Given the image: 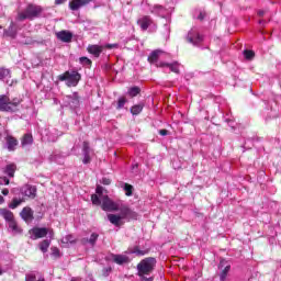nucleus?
<instances>
[{
  "label": "nucleus",
  "instance_id": "obj_1",
  "mask_svg": "<svg viewBox=\"0 0 281 281\" xmlns=\"http://www.w3.org/2000/svg\"><path fill=\"white\" fill-rule=\"evenodd\" d=\"M120 214H109L108 220L112 225H115V227H122L124 225L125 221H137V212L131 210V207L125 206V213L124 210H119Z\"/></svg>",
  "mask_w": 281,
  "mask_h": 281
},
{
  "label": "nucleus",
  "instance_id": "obj_2",
  "mask_svg": "<svg viewBox=\"0 0 281 281\" xmlns=\"http://www.w3.org/2000/svg\"><path fill=\"white\" fill-rule=\"evenodd\" d=\"M44 9L42 5L29 3L23 11H20L16 15V21H34V19L41 18Z\"/></svg>",
  "mask_w": 281,
  "mask_h": 281
},
{
  "label": "nucleus",
  "instance_id": "obj_3",
  "mask_svg": "<svg viewBox=\"0 0 281 281\" xmlns=\"http://www.w3.org/2000/svg\"><path fill=\"white\" fill-rule=\"evenodd\" d=\"M101 207L104 212H119V210L126 212V207H128V205L124 204L122 200L113 201L109 195H104L101 198Z\"/></svg>",
  "mask_w": 281,
  "mask_h": 281
},
{
  "label": "nucleus",
  "instance_id": "obj_4",
  "mask_svg": "<svg viewBox=\"0 0 281 281\" xmlns=\"http://www.w3.org/2000/svg\"><path fill=\"white\" fill-rule=\"evenodd\" d=\"M157 266V259L153 257H148L143 259L138 265H137V276L139 278H144V276H150L151 271H155V267Z\"/></svg>",
  "mask_w": 281,
  "mask_h": 281
},
{
  "label": "nucleus",
  "instance_id": "obj_5",
  "mask_svg": "<svg viewBox=\"0 0 281 281\" xmlns=\"http://www.w3.org/2000/svg\"><path fill=\"white\" fill-rule=\"evenodd\" d=\"M60 82H66L67 87H78V82L82 80V76L77 70H67L58 76Z\"/></svg>",
  "mask_w": 281,
  "mask_h": 281
},
{
  "label": "nucleus",
  "instance_id": "obj_6",
  "mask_svg": "<svg viewBox=\"0 0 281 281\" xmlns=\"http://www.w3.org/2000/svg\"><path fill=\"white\" fill-rule=\"evenodd\" d=\"M21 104V99L14 98L10 100V97L2 94L0 95V111H7L8 113H14Z\"/></svg>",
  "mask_w": 281,
  "mask_h": 281
},
{
  "label": "nucleus",
  "instance_id": "obj_7",
  "mask_svg": "<svg viewBox=\"0 0 281 281\" xmlns=\"http://www.w3.org/2000/svg\"><path fill=\"white\" fill-rule=\"evenodd\" d=\"M31 240H38L40 238H45L47 234L49 238H54V229L47 227H33L29 231Z\"/></svg>",
  "mask_w": 281,
  "mask_h": 281
},
{
  "label": "nucleus",
  "instance_id": "obj_8",
  "mask_svg": "<svg viewBox=\"0 0 281 281\" xmlns=\"http://www.w3.org/2000/svg\"><path fill=\"white\" fill-rule=\"evenodd\" d=\"M187 41L192 45H199V43L203 42V36L199 34V31H196L195 29H192L187 35Z\"/></svg>",
  "mask_w": 281,
  "mask_h": 281
},
{
  "label": "nucleus",
  "instance_id": "obj_9",
  "mask_svg": "<svg viewBox=\"0 0 281 281\" xmlns=\"http://www.w3.org/2000/svg\"><path fill=\"white\" fill-rule=\"evenodd\" d=\"M137 25H139L143 32H146L148 27L155 25V21H153V18H150L149 15H144L137 20Z\"/></svg>",
  "mask_w": 281,
  "mask_h": 281
},
{
  "label": "nucleus",
  "instance_id": "obj_10",
  "mask_svg": "<svg viewBox=\"0 0 281 281\" xmlns=\"http://www.w3.org/2000/svg\"><path fill=\"white\" fill-rule=\"evenodd\" d=\"M87 52L88 54H91L92 56H94V58H100V55L102 54V52H104V46L90 44L87 47Z\"/></svg>",
  "mask_w": 281,
  "mask_h": 281
},
{
  "label": "nucleus",
  "instance_id": "obj_11",
  "mask_svg": "<svg viewBox=\"0 0 281 281\" xmlns=\"http://www.w3.org/2000/svg\"><path fill=\"white\" fill-rule=\"evenodd\" d=\"M20 216L25 223H32L34 221V211L30 206H25L22 209Z\"/></svg>",
  "mask_w": 281,
  "mask_h": 281
},
{
  "label": "nucleus",
  "instance_id": "obj_12",
  "mask_svg": "<svg viewBox=\"0 0 281 281\" xmlns=\"http://www.w3.org/2000/svg\"><path fill=\"white\" fill-rule=\"evenodd\" d=\"M91 1L93 0H71L68 5L72 12H76L77 10H80V8H85V5H89Z\"/></svg>",
  "mask_w": 281,
  "mask_h": 281
},
{
  "label": "nucleus",
  "instance_id": "obj_13",
  "mask_svg": "<svg viewBox=\"0 0 281 281\" xmlns=\"http://www.w3.org/2000/svg\"><path fill=\"white\" fill-rule=\"evenodd\" d=\"M56 38H58V41H61V43H71V40L74 38V33H71V31H59L56 33Z\"/></svg>",
  "mask_w": 281,
  "mask_h": 281
},
{
  "label": "nucleus",
  "instance_id": "obj_14",
  "mask_svg": "<svg viewBox=\"0 0 281 281\" xmlns=\"http://www.w3.org/2000/svg\"><path fill=\"white\" fill-rule=\"evenodd\" d=\"M5 142L8 150L10 153H14V150H16V147L19 146V140L16 139V137L12 135H7Z\"/></svg>",
  "mask_w": 281,
  "mask_h": 281
},
{
  "label": "nucleus",
  "instance_id": "obj_15",
  "mask_svg": "<svg viewBox=\"0 0 281 281\" xmlns=\"http://www.w3.org/2000/svg\"><path fill=\"white\" fill-rule=\"evenodd\" d=\"M21 192L24 196H29V199H36V187L34 186L25 184L22 187Z\"/></svg>",
  "mask_w": 281,
  "mask_h": 281
},
{
  "label": "nucleus",
  "instance_id": "obj_16",
  "mask_svg": "<svg viewBox=\"0 0 281 281\" xmlns=\"http://www.w3.org/2000/svg\"><path fill=\"white\" fill-rule=\"evenodd\" d=\"M66 100L71 109H77V106L80 104V97L78 95V92L67 95Z\"/></svg>",
  "mask_w": 281,
  "mask_h": 281
},
{
  "label": "nucleus",
  "instance_id": "obj_17",
  "mask_svg": "<svg viewBox=\"0 0 281 281\" xmlns=\"http://www.w3.org/2000/svg\"><path fill=\"white\" fill-rule=\"evenodd\" d=\"M156 67H168L173 74H179V63L173 61L171 64L160 61L156 64Z\"/></svg>",
  "mask_w": 281,
  "mask_h": 281
},
{
  "label": "nucleus",
  "instance_id": "obj_18",
  "mask_svg": "<svg viewBox=\"0 0 281 281\" xmlns=\"http://www.w3.org/2000/svg\"><path fill=\"white\" fill-rule=\"evenodd\" d=\"M112 260L116 265H126L130 262L128 256L126 255H112Z\"/></svg>",
  "mask_w": 281,
  "mask_h": 281
},
{
  "label": "nucleus",
  "instance_id": "obj_19",
  "mask_svg": "<svg viewBox=\"0 0 281 281\" xmlns=\"http://www.w3.org/2000/svg\"><path fill=\"white\" fill-rule=\"evenodd\" d=\"M0 216H2L7 223L14 220V213L8 209H0Z\"/></svg>",
  "mask_w": 281,
  "mask_h": 281
},
{
  "label": "nucleus",
  "instance_id": "obj_20",
  "mask_svg": "<svg viewBox=\"0 0 281 281\" xmlns=\"http://www.w3.org/2000/svg\"><path fill=\"white\" fill-rule=\"evenodd\" d=\"M161 54H164V52L159 49L151 52L150 55L148 56V63L150 64L158 63L159 58L161 57Z\"/></svg>",
  "mask_w": 281,
  "mask_h": 281
},
{
  "label": "nucleus",
  "instance_id": "obj_21",
  "mask_svg": "<svg viewBox=\"0 0 281 281\" xmlns=\"http://www.w3.org/2000/svg\"><path fill=\"white\" fill-rule=\"evenodd\" d=\"M4 175H7L10 179H14V172H16V165L9 164L5 166L3 170Z\"/></svg>",
  "mask_w": 281,
  "mask_h": 281
},
{
  "label": "nucleus",
  "instance_id": "obj_22",
  "mask_svg": "<svg viewBox=\"0 0 281 281\" xmlns=\"http://www.w3.org/2000/svg\"><path fill=\"white\" fill-rule=\"evenodd\" d=\"M151 14H157V16H165L166 15V7L156 4L151 9Z\"/></svg>",
  "mask_w": 281,
  "mask_h": 281
},
{
  "label": "nucleus",
  "instance_id": "obj_23",
  "mask_svg": "<svg viewBox=\"0 0 281 281\" xmlns=\"http://www.w3.org/2000/svg\"><path fill=\"white\" fill-rule=\"evenodd\" d=\"M31 144H34V136L32 134L27 133L24 134L21 139V145L24 146H31Z\"/></svg>",
  "mask_w": 281,
  "mask_h": 281
},
{
  "label": "nucleus",
  "instance_id": "obj_24",
  "mask_svg": "<svg viewBox=\"0 0 281 281\" xmlns=\"http://www.w3.org/2000/svg\"><path fill=\"white\" fill-rule=\"evenodd\" d=\"M99 236H100V235H98V233H92L89 239L83 238V239L81 240V243H82L83 245H87V243H89V245H91V246L93 247V246L95 245V243H97Z\"/></svg>",
  "mask_w": 281,
  "mask_h": 281
},
{
  "label": "nucleus",
  "instance_id": "obj_25",
  "mask_svg": "<svg viewBox=\"0 0 281 281\" xmlns=\"http://www.w3.org/2000/svg\"><path fill=\"white\" fill-rule=\"evenodd\" d=\"M52 245V241L49 239H44L38 244L40 250L42 254H47L49 246Z\"/></svg>",
  "mask_w": 281,
  "mask_h": 281
},
{
  "label": "nucleus",
  "instance_id": "obj_26",
  "mask_svg": "<svg viewBox=\"0 0 281 281\" xmlns=\"http://www.w3.org/2000/svg\"><path fill=\"white\" fill-rule=\"evenodd\" d=\"M21 203H25V199L13 198L11 203H9V207L10 210H16Z\"/></svg>",
  "mask_w": 281,
  "mask_h": 281
},
{
  "label": "nucleus",
  "instance_id": "obj_27",
  "mask_svg": "<svg viewBox=\"0 0 281 281\" xmlns=\"http://www.w3.org/2000/svg\"><path fill=\"white\" fill-rule=\"evenodd\" d=\"M142 93V89L137 86L132 87L127 90V95H130V98H137V95H139Z\"/></svg>",
  "mask_w": 281,
  "mask_h": 281
},
{
  "label": "nucleus",
  "instance_id": "obj_28",
  "mask_svg": "<svg viewBox=\"0 0 281 281\" xmlns=\"http://www.w3.org/2000/svg\"><path fill=\"white\" fill-rule=\"evenodd\" d=\"M126 254H136V256H146V254H148V251L140 250L139 246H136V247H133V248H128L126 250Z\"/></svg>",
  "mask_w": 281,
  "mask_h": 281
},
{
  "label": "nucleus",
  "instance_id": "obj_29",
  "mask_svg": "<svg viewBox=\"0 0 281 281\" xmlns=\"http://www.w3.org/2000/svg\"><path fill=\"white\" fill-rule=\"evenodd\" d=\"M144 111V103L135 104L131 108L132 115H139Z\"/></svg>",
  "mask_w": 281,
  "mask_h": 281
},
{
  "label": "nucleus",
  "instance_id": "obj_30",
  "mask_svg": "<svg viewBox=\"0 0 281 281\" xmlns=\"http://www.w3.org/2000/svg\"><path fill=\"white\" fill-rule=\"evenodd\" d=\"M79 63L82 67H88V69H91V65H93V61L89 57H80Z\"/></svg>",
  "mask_w": 281,
  "mask_h": 281
},
{
  "label": "nucleus",
  "instance_id": "obj_31",
  "mask_svg": "<svg viewBox=\"0 0 281 281\" xmlns=\"http://www.w3.org/2000/svg\"><path fill=\"white\" fill-rule=\"evenodd\" d=\"M231 269H232V266H226V267L223 269V271H222L221 274H220V281H225V280H227V274L229 273Z\"/></svg>",
  "mask_w": 281,
  "mask_h": 281
},
{
  "label": "nucleus",
  "instance_id": "obj_32",
  "mask_svg": "<svg viewBox=\"0 0 281 281\" xmlns=\"http://www.w3.org/2000/svg\"><path fill=\"white\" fill-rule=\"evenodd\" d=\"M126 102H128V100L126 99V97H120L117 102H116V109L120 111V109H124V104H126Z\"/></svg>",
  "mask_w": 281,
  "mask_h": 281
},
{
  "label": "nucleus",
  "instance_id": "obj_33",
  "mask_svg": "<svg viewBox=\"0 0 281 281\" xmlns=\"http://www.w3.org/2000/svg\"><path fill=\"white\" fill-rule=\"evenodd\" d=\"M61 243H65L66 245H74L76 244V237H74V235H67L63 238Z\"/></svg>",
  "mask_w": 281,
  "mask_h": 281
},
{
  "label": "nucleus",
  "instance_id": "obj_34",
  "mask_svg": "<svg viewBox=\"0 0 281 281\" xmlns=\"http://www.w3.org/2000/svg\"><path fill=\"white\" fill-rule=\"evenodd\" d=\"M5 78H10V69L0 68V80H5Z\"/></svg>",
  "mask_w": 281,
  "mask_h": 281
},
{
  "label": "nucleus",
  "instance_id": "obj_35",
  "mask_svg": "<svg viewBox=\"0 0 281 281\" xmlns=\"http://www.w3.org/2000/svg\"><path fill=\"white\" fill-rule=\"evenodd\" d=\"M8 225L12 232H21V228H19V224H16V220L8 222Z\"/></svg>",
  "mask_w": 281,
  "mask_h": 281
},
{
  "label": "nucleus",
  "instance_id": "obj_36",
  "mask_svg": "<svg viewBox=\"0 0 281 281\" xmlns=\"http://www.w3.org/2000/svg\"><path fill=\"white\" fill-rule=\"evenodd\" d=\"M124 191H125L126 196H133V186L132 184L125 183Z\"/></svg>",
  "mask_w": 281,
  "mask_h": 281
},
{
  "label": "nucleus",
  "instance_id": "obj_37",
  "mask_svg": "<svg viewBox=\"0 0 281 281\" xmlns=\"http://www.w3.org/2000/svg\"><path fill=\"white\" fill-rule=\"evenodd\" d=\"M244 56L246 60H251L254 56H256V53H254V50L246 49L244 50Z\"/></svg>",
  "mask_w": 281,
  "mask_h": 281
},
{
  "label": "nucleus",
  "instance_id": "obj_38",
  "mask_svg": "<svg viewBox=\"0 0 281 281\" xmlns=\"http://www.w3.org/2000/svg\"><path fill=\"white\" fill-rule=\"evenodd\" d=\"M82 153L83 154H91V146L89 145V142L82 143Z\"/></svg>",
  "mask_w": 281,
  "mask_h": 281
},
{
  "label": "nucleus",
  "instance_id": "obj_39",
  "mask_svg": "<svg viewBox=\"0 0 281 281\" xmlns=\"http://www.w3.org/2000/svg\"><path fill=\"white\" fill-rule=\"evenodd\" d=\"M91 201L93 205H102V200H100V196H98V194H92Z\"/></svg>",
  "mask_w": 281,
  "mask_h": 281
},
{
  "label": "nucleus",
  "instance_id": "obj_40",
  "mask_svg": "<svg viewBox=\"0 0 281 281\" xmlns=\"http://www.w3.org/2000/svg\"><path fill=\"white\" fill-rule=\"evenodd\" d=\"M50 251L52 256H54L55 258H60V249H58V247H52Z\"/></svg>",
  "mask_w": 281,
  "mask_h": 281
},
{
  "label": "nucleus",
  "instance_id": "obj_41",
  "mask_svg": "<svg viewBox=\"0 0 281 281\" xmlns=\"http://www.w3.org/2000/svg\"><path fill=\"white\" fill-rule=\"evenodd\" d=\"M0 186H10V179L5 176L0 177Z\"/></svg>",
  "mask_w": 281,
  "mask_h": 281
},
{
  "label": "nucleus",
  "instance_id": "obj_42",
  "mask_svg": "<svg viewBox=\"0 0 281 281\" xmlns=\"http://www.w3.org/2000/svg\"><path fill=\"white\" fill-rule=\"evenodd\" d=\"M82 164H91V154H83Z\"/></svg>",
  "mask_w": 281,
  "mask_h": 281
},
{
  "label": "nucleus",
  "instance_id": "obj_43",
  "mask_svg": "<svg viewBox=\"0 0 281 281\" xmlns=\"http://www.w3.org/2000/svg\"><path fill=\"white\" fill-rule=\"evenodd\" d=\"M95 192L100 196V199H102V196H104V195H102V192H104V188L102 186L98 184Z\"/></svg>",
  "mask_w": 281,
  "mask_h": 281
},
{
  "label": "nucleus",
  "instance_id": "obj_44",
  "mask_svg": "<svg viewBox=\"0 0 281 281\" xmlns=\"http://www.w3.org/2000/svg\"><path fill=\"white\" fill-rule=\"evenodd\" d=\"M25 281H36V274H26Z\"/></svg>",
  "mask_w": 281,
  "mask_h": 281
},
{
  "label": "nucleus",
  "instance_id": "obj_45",
  "mask_svg": "<svg viewBox=\"0 0 281 281\" xmlns=\"http://www.w3.org/2000/svg\"><path fill=\"white\" fill-rule=\"evenodd\" d=\"M101 183H102L103 186H111V179H109V178H102Z\"/></svg>",
  "mask_w": 281,
  "mask_h": 281
},
{
  "label": "nucleus",
  "instance_id": "obj_46",
  "mask_svg": "<svg viewBox=\"0 0 281 281\" xmlns=\"http://www.w3.org/2000/svg\"><path fill=\"white\" fill-rule=\"evenodd\" d=\"M105 47V49H113V47H117V44H106L105 46H103V48Z\"/></svg>",
  "mask_w": 281,
  "mask_h": 281
},
{
  "label": "nucleus",
  "instance_id": "obj_47",
  "mask_svg": "<svg viewBox=\"0 0 281 281\" xmlns=\"http://www.w3.org/2000/svg\"><path fill=\"white\" fill-rule=\"evenodd\" d=\"M153 280H154L153 277H149V278H147L146 276L140 277V281H153Z\"/></svg>",
  "mask_w": 281,
  "mask_h": 281
},
{
  "label": "nucleus",
  "instance_id": "obj_48",
  "mask_svg": "<svg viewBox=\"0 0 281 281\" xmlns=\"http://www.w3.org/2000/svg\"><path fill=\"white\" fill-rule=\"evenodd\" d=\"M159 135H161L162 137H166V135H168V130H160Z\"/></svg>",
  "mask_w": 281,
  "mask_h": 281
},
{
  "label": "nucleus",
  "instance_id": "obj_49",
  "mask_svg": "<svg viewBox=\"0 0 281 281\" xmlns=\"http://www.w3.org/2000/svg\"><path fill=\"white\" fill-rule=\"evenodd\" d=\"M67 0H55V5H63Z\"/></svg>",
  "mask_w": 281,
  "mask_h": 281
},
{
  "label": "nucleus",
  "instance_id": "obj_50",
  "mask_svg": "<svg viewBox=\"0 0 281 281\" xmlns=\"http://www.w3.org/2000/svg\"><path fill=\"white\" fill-rule=\"evenodd\" d=\"M2 194H3V196H8V194H10V190L3 189Z\"/></svg>",
  "mask_w": 281,
  "mask_h": 281
},
{
  "label": "nucleus",
  "instance_id": "obj_51",
  "mask_svg": "<svg viewBox=\"0 0 281 281\" xmlns=\"http://www.w3.org/2000/svg\"><path fill=\"white\" fill-rule=\"evenodd\" d=\"M258 16H265V11L263 10L258 11Z\"/></svg>",
  "mask_w": 281,
  "mask_h": 281
},
{
  "label": "nucleus",
  "instance_id": "obj_52",
  "mask_svg": "<svg viewBox=\"0 0 281 281\" xmlns=\"http://www.w3.org/2000/svg\"><path fill=\"white\" fill-rule=\"evenodd\" d=\"M3 203H5V199L2 195H0V205Z\"/></svg>",
  "mask_w": 281,
  "mask_h": 281
},
{
  "label": "nucleus",
  "instance_id": "obj_53",
  "mask_svg": "<svg viewBox=\"0 0 281 281\" xmlns=\"http://www.w3.org/2000/svg\"><path fill=\"white\" fill-rule=\"evenodd\" d=\"M10 36H16V33L10 34Z\"/></svg>",
  "mask_w": 281,
  "mask_h": 281
},
{
  "label": "nucleus",
  "instance_id": "obj_54",
  "mask_svg": "<svg viewBox=\"0 0 281 281\" xmlns=\"http://www.w3.org/2000/svg\"><path fill=\"white\" fill-rule=\"evenodd\" d=\"M199 19H203V16L200 15Z\"/></svg>",
  "mask_w": 281,
  "mask_h": 281
},
{
  "label": "nucleus",
  "instance_id": "obj_55",
  "mask_svg": "<svg viewBox=\"0 0 281 281\" xmlns=\"http://www.w3.org/2000/svg\"><path fill=\"white\" fill-rule=\"evenodd\" d=\"M0 276H1V270H0Z\"/></svg>",
  "mask_w": 281,
  "mask_h": 281
}]
</instances>
